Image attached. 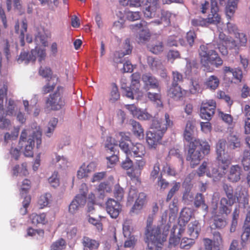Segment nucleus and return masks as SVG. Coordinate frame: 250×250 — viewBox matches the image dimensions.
I'll return each instance as SVG.
<instances>
[{
  "label": "nucleus",
  "instance_id": "1",
  "mask_svg": "<svg viewBox=\"0 0 250 250\" xmlns=\"http://www.w3.org/2000/svg\"><path fill=\"white\" fill-rule=\"evenodd\" d=\"M170 225L162 224L145 229L144 240L148 250H161L166 241Z\"/></svg>",
  "mask_w": 250,
  "mask_h": 250
},
{
  "label": "nucleus",
  "instance_id": "2",
  "mask_svg": "<svg viewBox=\"0 0 250 250\" xmlns=\"http://www.w3.org/2000/svg\"><path fill=\"white\" fill-rule=\"evenodd\" d=\"M199 54L201 64L207 67L210 64L214 65L216 67L223 64L222 60L217 53L212 49L211 44H203L200 46Z\"/></svg>",
  "mask_w": 250,
  "mask_h": 250
},
{
  "label": "nucleus",
  "instance_id": "3",
  "mask_svg": "<svg viewBox=\"0 0 250 250\" xmlns=\"http://www.w3.org/2000/svg\"><path fill=\"white\" fill-rule=\"evenodd\" d=\"M141 76L138 73L131 75V84L128 86L125 83H122V89L126 97L131 99L139 100L143 96V93L140 90Z\"/></svg>",
  "mask_w": 250,
  "mask_h": 250
},
{
  "label": "nucleus",
  "instance_id": "4",
  "mask_svg": "<svg viewBox=\"0 0 250 250\" xmlns=\"http://www.w3.org/2000/svg\"><path fill=\"white\" fill-rule=\"evenodd\" d=\"M63 93V87L60 85L57 86L56 90L50 94L46 98L45 101L46 107L54 111L62 108L65 104Z\"/></svg>",
  "mask_w": 250,
  "mask_h": 250
},
{
  "label": "nucleus",
  "instance_id": "5",
  "mask_svg": "<svg viewBox=\"0 0 250 250\" xmlns=\"http://www.w3.org/2000/svg\"><path fill=\"white\" fill-rule=\"evenodd\" d=\"M224 188L228 199L225 197L221 198L219 210L220 213L227 215L230 212V207L236 202V200L240 202V197L238 196L236 194L233 195V189L231 187L226 185L224 187Z\"/></svg>",
  "mask_w": 250,
  "mask_h": 250
},
{
  "label": "nucleus",
  "instance_id": "6",
  "mask_svg": "<svg viewBox=\"0 0 250 250\" xmlns=\"http://www.w3.org/2000/svg\"><path fill=\"white\" fill-rule=\"evenodd\" d=\"M113 195L116 200L110 199V217L116 218L121 210V207L119 201L123 198L124 190L120 185H116L113 190Z\"/></svg>",
  "mask_w": 250,
  "mask_h": 250
},
{
  "label": "nucleus",
  "instance_id": "7",
  "mask_svg": "<svg viewBox=\"0 0 250 250\" xmlns=\"http://www.w3.org/2000/svg\"><path fill=\"white\" fill-rule=\"evenodd\" d=\"M32 138H29L26 143H24V149L23 153L25 156L32 157L33 156V148L35 142H36L37 147H40L42 144V131L37 130L33 133Z\"/></svg>",
  "mask_w": 250,
  "mask_h": 250
},
{
  "label": "nucleus",
  "instance_id": "8",
  "mask_svg": "<svg viewBox=\"0 0 250 250\" xmlns=\"http://www.w3.org/2000/svg\"><path fill=\"white\" fill-rule=\"evenodd\" d=\"M234 35V38L228 42V48L230 50H233L235 53H238L242 47L246 46L247 38L243 33H237Z\"/></svg>",
  "mask_w": 250,
  "mask_h": 250
},
{
  "label": "nucleus",
  "instance_id": "9",
  "mask_svg": "<svg viewBox=\"0 0 250 250\" xmlns=\"http://www.w3.org/2000/svg\"><path fill=\"white\" fill-rule=\"evenodd\" d=\"M147 23L145 21H141L139 23L130 25V28L133 32L139 31L138 42L140 43H144L147 41L150 37V33L146 28Z\"/></svg>",
  "mask_w": 250,
  "mask_h": 250
},
{
  "label": "nucleus",
  "instance_id": "10",
  "mask_svg": "<svg viewBox=\"0 0 250 250\" xmlns=\"http://www.w3.org/2000/svg\"><path fill=\"white\" fill-rule=\"evenodd\" d=\"M226 145V141L225 139H220L216 145V151L217 154V159L224 166V169L230 164L231 158L225 153V148Z\"/></svg>",
  "mask_w": 250,
  "mask_h": 250
},
{
  "label": "nucleus",
  "instance_id": "11",
  "mask_svg": "<svg viewBox=\"0 0 250 250\" xmlns=\"http://www.w3.org/2000/svg\"><path fill=\"white\" fill-rule=\"evenodd\" d=\"M173 123L170 119L168 114L166 113L164 117L160 120H153L151 125V129L160 131L164 134L166 132L168 128L172 127Z\"/></svg>",
  "mask_w": 250,
  "mask_h": 250
},
{
  "label": "nucleus",
  "instance_id": "12",
  "mask_svg": "<svg viewBox=\"0 0 250 250\" xmlns=\"http://www.w3.org/2000/svg\"><path fill=\"white\" fill-rule=\"evenodd\" d=\"M159 0H146L144 4V16L148 18L157 17L160 12Z\"/></svg>",
  "mask_w": 250,
  "mask_h": 250
},
{
  "label": "nucleus",
  "instance_id": "13",
  "mask_svg": "<svg viewBox=\"0 0 250 250\" xmlns=\"http://www.w3.org/2000/svg\"><path fill=\"white\" fill-rule=\"evenodd\" d=\"M216 103L213 100H205L201 104L200 117L202 119L209 120L214 114Z\"/></svg>",
  "mask_w": 250,
  "mask_h": 250
},
{
  "label": "nucleus",
  "instance_id": "14",
  "mask_svg": "<svg viewBox=\"0 0 250 250\" xmlns=\"http://www.w3.org/2000/svg\"><path fill=\"white\" fill-rule=\"evenodd\" d=\"M187 160L189 162L192 167L198 165L202 159L200 151L192 142L188 145V149L187 156Z\"/></svg>",
  "mask_w": 250,
  "mask_h": 250
},
{
  "label": "nucleus",
  "instance_id": "15",
  "mask_svg": "<svg viewBox=\"0 0 250 250\" xmlns=\"http://www.w3.org/2000/svg\"><path fill=\"white\" fill-rule=\"evenodd\" d=\"M146 133V141L149 148H156L164 135V133L156 129H152Z\"/></svg>",
  "mask_w": 250,
  "mask_h": 250
},
{
  "label": "nucleus",
  "instance_id": "16",
  "mask_svg": "<svg viewBox=\"0 0 250 250\" xmlns=\"http://www.w3.org/2000/svg\"><path fill=\"white\" fill-rule=\"evenodd\" d=\"M125 107L134 117L140 120H149L152 118V115L148 113L146 110L138 108L134 104L125 105Z\"/></svg>",
  "mask_w": 250,
  "mask_h": 250
},
{
  "label": "nucleus",
  "instance_id": "17",
  "mask_svg": "<svg viewBox=\"0 0 250 250\" xmlns=\"http://www.w3.org/2000/svg\"><path fill=\"white\" fill-rule=\"evenodd\" d=\"M218 0H211V12L207 19L208 24H217L221 21V17L218 13Z\"/></svg>",
  "mask_w": 250,
  "mask_h": 250
},
{
  "label": "nucleus",
  "instance_id": "18",
  "mask_svg": "<svg viewBox=\"0 0 250 250\" xmlns=\"http://www.w3.org/2000/svg\"><path fill=\"white\" fill-rule=\"evenodd\" d=\"M86 198V194L84 192L77 195L69 205V212L71 214L76 213L80 208L85 205Z\"/></svg>",
  "mask_w": 250,
  "mask_h": 250
},
{
  "label": "nucleus",
  "instance_id": "19",
  "mask_svg": "<svg viewBox=\"0 0 250 250\" xmlns=\"http://www.w3.org/2000/svg\"><path fill=\"white\" fill-rule=\"evenodd\" d=\"M185 230L184 228L174 226L171 230L170 236L169 239V244L170 246H176L180 243L181 237Z\"/></svg>",
  "mask_w": 250,
  "mask_h": 250
},
{
  "label": "nucleus",
  "instance_id": "20",
  "mask_svg": "<svg viewBox=\"0 0 250 250\" xmlns=\"http://www.w3.org/2000/svg\"><path fill=\"white\" fill-rule=\"evenodd\" d=\"M195 128V121L193 120L188 121L183 133L184 138L186 141L190 143L194 141L193 135Z\"/></svg>",
  "mask_w": 250,
  "mask_h": 250
},
{
  "label": "nucleus",
  "instance_id": "21",
  "mask_svg": "<svg viewBox=\"0 0 250 250\" xmlns=\"http://www.w3.org/2000/svg\"><path fill=\"white\" fill-rule=\"evenodd\" d=\"M242 168L238 165L232 166L228 174L229 180L232 182H237L240 180L242 174Z\"/></svg>",
  "mask_w": 250,
  "mask_h": 250
},
{
  "label": "nucleus",
  "instance_id": "22",
  "mask_svg": "<svg viewBox=\"0 0 250 250\" xmlns=\"http://www.w3.org/2000/svg\"><path fill=\"white\" fill-rule=\"evenodd\" d=\"M192 214V212L191 209L188 208H184L180 212L178 225L177 226L185 229V226L191 217Z\"/></svg>",
  "mask_w": 250,
  "mask_h": 250
},
{
  "label": "nucleus",
  "instance_id": "23",
  "mask_svg": "<svg viewBox=\"0 0 250 250\" xmlns=\"http://www.w3.org/2000/svg\"><path fill=\"white\" fill-rule=\"evenodd\" d=\"M201 227L199 222L197 220L191 221L188 225V233L193 239L198 238L201 231Z\"/></svg>",
  "mask_w": 250,
  "mask_h": 250
},
{
  "label": "nucleus",
  "instance_id": "24",
  "mask_svg": "<svg viewBox=\"0 0 250 250\" xmlns=\"http://www.w3.org/2000/svg\"><path fill=\"white\" fill-rule=\"evenodd\" d=\"M142 80L146 89L159 88V82L155 77L150 74L143 75Z\"/></svg>",
  "mask_w": 250,
  "mask_h": 250
},
{
  "label": "nucleus",
  "instance_id": "25",
  "mask_svg": "<svg viewBox=\"0 0 250 250\" xmlns=\"http://www.w3.org/2000/svg\"><path fill=\"white\" fill-rule=\"evenodd\" d=\"M220 80L218 77L215 75H211L207 78L204 83L206 88L211 90H216L219 85Z\"/></svg>",
  "mask_w": 250,
  "mask_h": 250
},
{
  "label": "nucleus",
  "instance_id": "26",
  "mask_svg": "<svg viewBox=\"0 0 250 250\" xmlns=\"http://www.w3.org/2000/svg\"><path fill=\"white\" fill-rule=\"evenodd\" d=\"M146 201V195L143 192L140 193L131 211L135 213H137L139 210L142 209Z\"/></svg>",
  "mask_w": 250,
  "mask_h": 250
},
{
  "label": "nucleus",
  "instance_id": "27",
  "mask_svg": "<svg viewBox=\"0 0 250 250\" xmlns=\"http://www.w3.org/2000/svg\"><path fill=\"white\" fill-rule=\"evenodd\" d=\"M82 244L84 250H94L97 249L100 245L98 241L92 239L87 236L83 237L82 239Z\"/></svg>",
  "mask_w": 250,
  "mask_h": 250
},
{
  "label": "nucleus",
  "instance_id": "28",
  "mask_svg": "<svg viewBox=\"0 0 250 250\" xmlns=\"http://www.w3.org/2000/svg\"><path fill=\"white\" fill-rule=\"evenodd\" d=\"M31 223L34 225L38 224L45 225L47 223L46 215L45 213L37 214L33 213L29 216Z\"/></svg>",
  "mask_w": 250,
  "mask_h": 250
},
{
  "label": "nucleus",
  "instance_id": "29",
  "mask_svg": "<svg viewBox=\"0 0 250 250\" xmlns=\"http://www.w3.org/2000/svg\"><path fill=\"white\" fill-rule=\"evenodd\" d=\"M238 0H228L225 8L226 15L228 19H231L234 16L237 7Z\"/></svg>",
  "mask_w": 250,
  "mask_h": 250
},
{
  "label": "nucleus",
  "instance_id": "30",
  "mask_svg": "<svg viewBox=\"0 0 250 250\" xmlns=\"http://www.w3.org/2000/svg\"><path fill=\"white\" fill-rule=\"evenodd\" d=\"M184 93V91H182L180 86L178 84L174 83H172L171 87L168 91V95L176 100L182 97Z\"/></svg>",
  "mask_w": 250,
  "mask_h": 250
},
{
  "label": "nucleus",
  "instance_id": "31",
  "mask_svg": "<svg viewBox=\"0 0 250 250\" xmlns=\"http://www.w3.org/2000/svg\"><path fill=\"white\" fill-rule=\"evenodd\" d=\"M171 13L167 11H162L160 20H155L150 22V24L159 25L164 23V26H167L170 23V18Z\"/></svg>",
  "mask_w": 250,
  "mask_h": 250
},
{
  "label": "nucleus",
  "instance_id": "32",
  "mask_svg": "<svg viewBox=\"0 0 250 250\" xmlns=\"http://www.w3.org/2000/svg\"><path fill=\"white\" fill-rule=\"evenodd\" d=\"M130 151V154L133 153L135 157L142 158L146 154V148L142 144L136 143L135 145H132Z\"/></svg>",
  "mask_w": 250,
  "mask_h": 250
},
{
  "label": "nucleus",
  "instance_id": "33",
  "mask_svg": "<svg viewBox=\"0 0 250 250\" xmlns=\"http://www.w3.org/2000/svg\"><path fill=\"white\" fill-rule=\"evenodd\" d=\"M36 50L32 49L30 52V54L25 51H22L21 53L18 60L21 61H26L28 62L30 61L34 62L36 59Z\"/></svg>",
  "mask_w": 250,
  "mask_h": 250
},
{
  "label": "nucleus",
  "instance_id": "34",
  "mask_svg": "<svg viewBox=\"0 0 250 250\" xmlns=\"http://www.w3.org/2000/svg\"><path fill=\"white\" fill-rule=\"evenodd\" d=\"M192 142L194 144L197 148L198 146H200V148L204 154L206 155L209 153L210 145L206 140L194 139Z\"/></svg>",
  "mask_w": 250,
  "mask_h": 250
},
{
  "label": "nucleus",
  "instance_id": "35",
  "mask_svg": "<svg viewBox=\"0 0 250 250\" xmlns=\"http://www.w3.org/2000/svg\"><path fill=\"white\" fill-rule=\"evenodd\" d=\"M120 15L119 16L121 18L124 17L130 21H134L138 20L141 18V13L138 11L133 12L128 10H125L124 11V14H122L121 12H120Z\"/></svg>",
  "mask_w": 250,
  "mask_h": 250
},
{
  "label": "nucleus",
  "instance_id": "36",
  "mask_svg": "<svg viewBox=\"0 0 250 250\" xmlns=\"http://www.w3.org/2000/svg\"><path fill=\"white\" fill-rule=\"evenodd\" d=\"M131 125L134 134L138 138H143L144 135V129L140 123L136 121L132 120L131 121Z\"/></svg>",
  "mask_w": 250,
  "mask_h": 250
},
{
  "label": "nucleus",
  "instance_id": "37",
  "mask_svg": "<svg viewBox=\"0 0 250 250\" xmlns=\"http://www.w3.org/2000/svg\"><path fill=\"white\" fill-rule=\"evenodd\" d=\"M229 147L231 149H235L240 147L241 146L240 139L238 137L235 135H230L228 137Z\"/></svg>",
  "mask_w": 250,
  "mask_h": 250
},
{
  "label": "nucleus",
  "instance_id": "38",
  "mask_svg": "<svg viewBox=\"0 0 250 250\" xmlns=\"http://www.w3.org/2000/svg\"><path fill=\"white\" fill-rule=\"evenodd\" d=\"M241 164L245 170L250 169V151L245 150L243 152L242 155Z\"/></svg>",
  "mask_w": 250,
  "mask_h": 250
},
{
  "label": "nucleus",
  "instance_id": "39",
  "mask_svg": "<svg viewBox=\"0 0 250 250\" xmlns=\"http://www.w3.org/2000/svg\"><path fill=\"white\" fill-rule=\"evenodd\" d=\"M66 247L65 240L61 238L54 242L50 247V250H64Z\"/></svg>",
  "mask_w": 250,
  "mask_h": 250
},
{
  "label": "nucleus",
  "instance_id": "40",
  "mask_svg": "<svg viewBox=\"0 0 250 250\" xmlns=\"http://www.w3.org/2000/svg\"><path fill=\"white\" fill-rule=\"evenodd\" d=\"M132 47L130 44L129 41L127 39L124 43L123 48L120 50L119 54V57H122L125 55H128L131 53Z\"/></svg>",
  "mask_w": 250,
  "mask_h": 250
},
{
  "label": "nucleus",
  "instance_id": "41",
  "mask_svg": "<svg viewBox=\"0 0 250 250\" xmlns=\"http://www.w3.org/2000/svg\"><path fill=\"white\" fill-rule=\"evenodd\" d=\"M195 239L192 237L191 238H183L180 243V248L186 250L189 249L195 243Z\"/></svg>",
  "mask_w": 250,
  "mask_h": 250
},
{
  "label": "nucleus",
  "instance_id": "42",
  "mask_svg": "<svg viewBox=\"0 0 250 250\" xmlns=\"http://www.w3.org/2000/svg\"><path fill=\"white\" fill-rule=\"evenodd\" d=\"M51 197V195L48 193H45L40 196L38 201V204L40 208H43L46 207L49 201V198Z\"/></svg>",
  "mask_w": 250,
  "mask_h": 250
},
{
  "label": "nucleus",
  "instance_id": "43",
  "mask_svg": "<svg viewBox=\"0 0 250 250\" xmlns=\"http://www.w3.org/2000/svg\"><path fill=\"white\" fill-rule=\"evenodd\" d=\"M100 197L103 199L106 193L109 192V186L107 183H101L97 188Z\"/></svg>",
  "mask_w": 250,
  "mask_h": 250
},
{
  "label": "nucleus",
  "instance_id": "44",
  "mask_svg": "<svg viewBox=\"0 0 250 250\" xmlns=\"http://www.w3.org/2000/svg\"><path fill=\"white\" fill-rule=\"evenodd\" d=\"M148 48L150 51L154 54H159L163 50V44L161 42H157L155 43L149 45Z\"/></svg>",
  "mask_w": 250,
  "mask_h": 250
},
{
  "label": "nucleus",
  "instance_id": "45",
  "mask_svg": "<svg viewBox=\"0 0 250 250\" xmlns=\"http://www.w3.org/2000/svg\"><path fill=\"white\" fill-rule=\"evenodd\" d=\"M39 74L44 78H51L52 71L49 67L41 66L39 70Z\"/></svg>",
  "mask_w": 250,
  "mask_h": 250
},
{
  "label": "nucleus",
  "instance_id": "46",
  "mask_svg": "<svg viewBox=\"0 0 250 250\" xmlns=\"http://www.w3.org/2000/svg\"><path fill=\"white\" fill-rule=\"evenodd\" d=\"M213 224L216 229H221L226 226L227 222L225 218L216 216L214 217Z\"/></svg>",
  "mask_w": 250,
  "mask_h": 250
},
{
  "label": "nucleus",
  "instance_id": "47",
  "mask_svg": "<svg viewBox=\"0 0 250 250\" xmlns=\"http://www.w3.org/2000/svg\"><path fill=\"white\" fill-rule=\"evenodd\" d=\"M27 29V23L26 20L22 21L21 29V30L20 38V43L21 46H23L25 44L24 42V33L26 32Z\"/></svg>",
  "mask_w": 250,
  "mask_h": 250
},
{
  "label": "nucleus",
  "instance_id": "48",
  "mask_svg": "<svg viewBox=\"0 0 250 250\" xmlns=\"http://www.w3.org/2000/svg\"><path fill=\"white\" fill-rule=\"evenodd\" d=\"M58 123V119L54 118L52 119L48 123L47 130L45 133L47 136L50 137L53 132Z\"/></svg>",
  "mask_w": 250,
  "mask_h": 250
},
{
  "label": "nucleus",
  "instance_id": "49",
  "mask_svg": "<svg viewBox=\"0 0 250 250\" xmlns=\"http://www.w3.org/2000/svg\"><path fill=\"white\" fill-rule=\"evenodd\" d=\"M141 173V171L139 169H137V167H135L130 171H128L127 174L130 177L131 180L140 182L139 177Z\"/></svg>",
  "mask_w": 250,
  "mask_h": 250
},
{
  "label": "nucleus",
  "instance_id": "50",
  "mask_svg": "<svg viewBox=\"0 0 250 250\" xmlns=\"http://www.w3.org/2000/svg\"><path fill=\"white\" fill-rule=\"evenodd\" d=\"M56 85V83H51L50 82L48 81L47 83L42 87V92L43 95H46L48 93L52 92L55 89Z\"/></svg>",
  "mask_w": 250,
  "mask_h": 250
},
{
  "label": "nucleus",
  "instance_id": "51",
  "mask_svg": "<svg viewBox=\"0 0 250 250\" xmlns=\"http://www.w3.org/2000/svg\"><path fill=\"white\" fill-rule=\"evenodd\" d=\"M194 205L196 207H199L203 205L205 210L208 209V206L205 204L203 196L202 194L198 193L196 195L195 198Z\"/></svg>",
  "mask_w": 250,
  "mask_h": 250
},
{
  "label": "nucleus",
  "instance_id": "52",
  "mask_svg": "<svg viewBox=\"0 0 250 250\" xmlns=\"http://www.w3.org/2000/svg\"><path fill=\"white\" fill-rule=\"evenodd\" d=\"M35 41L37 43L40 42L42 43V44L44 47L48 45L46 36L41 32H38L35 36Z\"/></svg>",
  "mask_w": 250,
  "mask_h": 250
},
{
  "label": "nucleus",
  "instance_id": "53",
  "mask_svg": "<svg viewBox=\"0 0 250 250\" xmlns=\"http://www.w3.org/2000/svg\"><path fill=\"white\" fill-rule=\"evenodd\" d=\"M147 62L152 69H157L161 66L160 62L152 57L147 58Z\"/></svg>",
  "mask_w": 250,
  "mask_h": 250
},
{
  "label": "nucleus",
  "instance_id": "54",
  "mask_svg": "<svg viewBox=\"0 0 250 250\" xmlns=\"http://www.w3.org/2000/svg\"><path fill=\"white\" fill-rule=\"evenodd\" d=\"M15 107L16 104L14 101L11 99H9L6 110V115L9 116L13 115L15 112Z\"/></svg>",
  "mask_w": 250,
  "mask_h": 250
},
{
  "label": "nucleus",
  "instance_id": "55",
  "mask_svg": "<svg viewBox=\"0 0 250 250\" xmlns=\"http://www.w3.org/2000/svg\"><path fill=\"white\" fill-rule=\"evenodd\" d=\"M204 243L205 250H220V248H218L217 246L212 245V241L210 239H204Z\"/></svg>",
  "mask_w": 250,
  "mask_h": 250
},
{
  "label": "nucleus",
  "instance_id": "56",
  "mask_svg": "<svg viewBox=\"0 0 250 250\" xmlns=\"http://www.w3.org/2000/svg\"><path fill=\"white\" fill-rule=\"evenodd\" d=\"M167 43L169 46H178L179 44L183 45L184 44V41L183 39L179 38L171 37L168 40Z\"/></svg>",
  "mask_w": 250,
  "mask_h": 250
},
{
  "label": "nucleus",
  "instance_id": "57",
  "mask_svg": "<svg viewBox=\"0 0 250 250\" xmlns=\"http://www.w3.org/2000/svg\"><path fill=\"white\" fill-rule=\"evenodd\" d=\"M110 88H112V91L110 93V100L116 101L120 97V95L118 91V88L115 83H112L110 85Z\"/></svg>",
  "mask_w": 250,
  "mask_h": 250
},
{
  "label": "nucleus",
  "instance_id": "58",
  "mask_svg": "<svg viewBox=\"0 0 250 250\" xmlns=\"http://www.w3.org/2000/svg\"><path fill=\"white\" fill-rule=\"evenodd\" d=\"M192 25L195 26H206L208 25L207 20L201 18L194 19L191 21Z\"/></svg>",
  "mask_w": 250,
  "mask_h": 250
},
{
  "label": "nucleus",
  "instance_id": "59",
  "mask_svg": "<svg viewBox=\"0 0 250 250\" xmlns=\"http://www.w3.org/2000/svg\"><path fill=\"white\" fill-rule=\"evenodd\" d=\"M123 233L125 237H129L131 235L132 228L129 221L124 223L123 226Z\"/></svg>",
  "mask_w": 250,
  "mask_h": 250
},
{
  "label": "nucleus",
  "instance_id": "60",
  "mask_svg": "<svg viewBox=\"0 0 250 250\" xmlns=\"http://www.w3.org/2000/svg\"><path fill=\"white\" fill-rule=\"evenodd\" d=\"M10 124L9 120L6 119L4 116V112H0V128H5L7 127Z\"/></svg>",
  "mask_w": 250,
  "mask_h": 250
},
{
  "label": "nucleus",
  "instance_id": "61",
  "mask_svg": "<svg viewBox=\"0 0 250 250\" xmlns=\"http://www.w3.org/2000/svg\"><path fill=\"white\" fill-rule=\"evenodd\" d=\"M213 246H217L220 248V246L223 244V239L221 234L219 232H215L213 233Z\"/></svg>",
  "mask_w": 250,
  "mask_h": 250
},
{
  "label": "nucleus",
  "instance_id": "62",
  "mask_svg": "<svg viewBox=\"0 0 250 250\" xmlns=\"http://www.w3.org/2000/svg\"><path fill=\"white\" fill-rule=\"evenodd\" d=\"M48 182L50 185L56 188L59 185V180L57 177V172H54L51 177L48 178Z\"/></svg>",
  "mask_w": 250,
  "mask_h": 250
},
{
  "label": "nucleus",
  "instance_id": "63",
  "mask_svg": "<svg viewBox=\"0 0 250 250\" xmlns=\"http://www.w3.org/2000/svg\"><path fill=\"white\" fill-rule=\"evenodd\" d=\"M147 97L151 101L157 102L158 104H160L161 105L162 104L161 102V96L160 94L148 92Z\"/></svg>",
  "mask_w": 250,
  "mask_h": 250
},
{
  "label": "nucleus",
  "instance_id": "64",
  "mask_svg": "<svg viewBox=\"0 0 250 250\" xmlns=\"http://www.w3.org/2000/svg\"><path fill=\"white\" fill-rule=\"evenodd\" d=\"M88 173L85 164H83L77 172V177L79 179H82L87 176Z\"/></svg>",
  "mask_w": 250,
  "mask_h": 250
}]
</instances>
